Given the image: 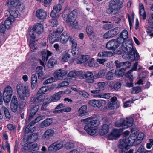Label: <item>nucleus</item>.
Here are the masks:
<instances>
[{"label": "nucleus", "instance_id": "18", "mask_svg": "<svg viewBox=\"0 0 153 153\" xmlns=\"http://www.w3.org/2000/svg\"><path fill=\"white\" fill-rule=\"evenodd\" d=\"M62 91H59L51 97L46 99L47 100H48V103H50L51 102H56L59 100L62 96Z\"/></svg>", "mask_w": 153, "mask_h": 153}, {"label": "nucleus", "instance_id": "50", "mask_svg": "<svg viewBox=\"0 0 153 153\" xmlns=\"http://www.w3.org/2000/svg\"><path fill=\"white\" fill-rule=\"evenodd\" d=\"M69 41L71 44L72 48H76L77 44L76 40L72 36H69Z\"/></svg>", "mask_w": 153, "mask_h": 153}, {"label": "nucleus", "instance_id": "21", "mask_svg": "<svg viewBox=\"0 0 153 153\" xmlns=\"http://www.w3.org/2000/svg\"><path fill=\"white\" fill-rule=\"evenodd\" d=\"M36 16L39 19L43 20L46 19L47 13L43 10L40 9L36 11Z\"/></svg>", "mask_w": 153, "mask_h": 153}, {"label": "nucleus", "instance_id": "35", "mask_svg": "<svg viewBox=\"0 0 153 153\" xmlns=\"http://www.w3.org/2000/svg\"><path fill=\"white\" fill-rule=\"evenodd\" d=\"M42 59L44 61H46L49 56H51L52 53L48 50H44L42 51Z\"/></svg>", "mask_w": 153, "mask_h": 153}, {"label": "nucleus", "instance_id": "56", "mask_svg": "<svg viewBox=\"0 0 153 153\" xmlns=\"http://www.w3.org/2000/svg\"><path fill=\"white\" fill-rule=\"evenodd\" d=\"M1 108L4 111L6 118L7 119H10L11 116L8 109L4 106H3Z\"/></svg>", "mask_w": 153, "mask_h": 153}, {"label": "nucleus", "instance_id": "36", "mask_svg": "<svg viewBox=\"0 0 153 153\" xmlns=\"http://www.w3.org/2000/svg\"><path fill=\"white\" fill-rule=\"evenodd\" d=\"M115 77L113 71L111 70L107 72L105 75V79L108 81L112 80L114 79Z\"/></svg>", "mask_w": 153, "mask_h": 153}, {"label": "nucleus", "instance_id": "8", "mask_svg": "<svg viewBox=\"0 0 153 153\" xmlns=\"http://www.w3.org/2000/svg\"><path fill=\"white\" fill-rule=\"evenodd\" d=\"M12 94V88L10 86H7L4 89L3 93V100L5 102L8 103L10 101Z\"/></svg>", "mask_w": 153, "mask_h": 153}, {"label": "nucleus", "instance_id": "10", "mask_svg": "<svg viewBox=\"0 0 153 153\" xmlns=\"http://www.w3.org/2000/svg\"><path fill=\"white\" fill-rule=\"evenodd\" d=\"M116 68H120L123 70L125 71L127 68H130L131 65V63L128 61L120 62L118 60H116L114 62Z\"/></svg>", "mask_w": 153, "mask_h": 153}, {"label": "nucleus", "instance_id": "32", "mask_svg": "<svg viewBox=\"0 0 153 153\" xmlns=\"http://www.w3.org/2000/svg\"><path fill=\"white\" fill-rule=\"evenodd\" d=\"M139 14L143 20L146 18V14L145 11L144 6L142 4H139Z\"/></svg>", "mask_w": 153, "mask_h": 153}, {"label": "nucleus", "instance_id": "22", "mask_svg": "<svg viewBox=\"0 0 153 153\" xmlns=\"http://www.w3.org/2000/svg\"><path fill=\"white\" fill-rule=\"evenodd\" d=\"M55 134L53 130L49 129L46 130L44 132L43 136V138L46 140H48L52 137Z\"/></svg>", "mask_w": 153, "mask_h": 153}, {"label": "nucleus", "instance_id": "14", "mask_svg": "<svg viewBox=\"0 0 153 153\" xmlns=\"http://www.w3.org/2000/svg\"><path fill=\"white\" fill-rule=\"evenodd\" d=\"M44 118V116H38L34 120L32 121L30 124L27 126L26 127L25 132L26 133H28L30 132L31 131V128L30 127L31 126H33L36 123L39 122L40 120H42Z\"/></svg>", "mask_w": 153, "mask_h": 153}, {"label": "nucleus", "instance_id": "55", "mask_svg": "<svg viewBox=\"0 0 153 153\" xmlns=\"http://www.w3.org/2000/svg\"><path fill=\"white\" fill-rule=\"evenodd\" d=\"M69 84V82L68 81H63L58 84L56 87L57 88H59L61 87H67Z\"/></svg>", "mask_w": 153, "mask_h": 153}, {"label": "nucleus", "instance_id": "15", "mask_svg": "<svg viewBox=\"0 0 153 153\" xmlns=\"http://www.w3.org/2000/svg\"><path fill=\"white\" fill-rule=\"evenodd\" d=\"M62 6L60 4H56L54 6L53 10L50 13V16L52 18L57 16L56 14L59 13L62 10Z\"/></svg>", "mask_w": 153, "mask_h": 153}, {"label": "nucleus", "instance_id": "13", "mask_svg": "<svg viewBox=\"0 0 153 153\" xmlns=\"http://www.w3.org/2000/svg\"><path fill=\"white\" fill-rule=\"evenodd\" d=\"M20 7H10L8 9V11L6 13V14L9 13L10 15L9 17H13L14 19L15 18L18 17L20 16V13L17 9H20Z\"/></svg>", "mask_w": 153, "mask_h": 153}, {"label": "nucleus", "instance_id": "39", "mask_svg": "<svg viewBox=\"0 0 153 153\" xmlns=\"http://www.w3.org/2000/svg\"><path fill=\"white\" fill-rule=\"evenodd\" d=\"M89 104L94 107H99L101 106V102L99 100L95 99L90 100Z\"/></svg>", "mask_w": 153, "mask_h": 153}, {"label": "nucleus", "instance_id": "48", "mask_svg": "<svg viewBox=\"0 0 153 153\" xmlns=\"http://www.w3.org/2000/svg\"><path fill=\"white\" fill-rule=\"evenodd\" d=\"M57 63L56 59L53 57H51L48 62V66L50 68L53 67Z\"/></svg>", "mask_w": 153, "mask_h": 153}, {"label": "nucleus", "instance_id": "63", "mask_svg": "<svg viewBox=\"0 0 153 153\" xmlns=\"http://www.w3.org/2000/svg\"><path fill=\"white\" fill-rule=\"evenodd\" d=\"M141 88L140 86L134 87L132 88L131 93L133 94H135L140 92Z\"/></svg>", "mask_w": 153, "mask_h": 153}, {"label": "nucleus", "instance_id": "42", "mask_svg": "<svg viewBox=\"0 0 153 153\" xmlns=\"http://www.w3.org/2000/svg\"><path fill=\"white\" fill-rule=\"evenodd\" d=\"M14 21V19L13 17H8L7 20H6L3 23L6 26L7 29H9L11 27L12 22Z\"/></svg>", "mask_w": 153, "mask_h": 153}, {"label": "nucleus", "instance_id": "40", "mask_svg": "<svg viewBox=\"0 0 153 153\" xmlns=\"http://www.w3.org/2000/svg\"><path fill=\"white\" fill-rule=\"evenodd\" d=\"M70 55L66 52L62 53L60 56V58L62 62H67L70 58Z\"/></svg>", "mask_w": 153, "mask_h": 153}, {"label": "nucleus", "instance_id": "47", "mask_svg": "<svg viewBox=\"0 0 153 153\" xmlns=\"http://www.w3.org/2000/svg\"><path fill=\"white\" fill-rule=\"evenodd\" d=\"M111 94L109 93H101L99 95H95V97L99 98H103L108 99L111 97Z\"/></svg>", "mask_w": 153, "mask_h": 153}, {"label": "nucleus", "instance_id": "5", "mask_svg": "<svg viewBox=\"0 0 153 153\" xmlns=\"http://www.w3.org/2000/svg\"><path fill=\"white\" fill-rule=\"evenodd\" d=\"M123 7V2L120 0H111L107 10V13L110 14H116L120 12Z\"/></svg>", "mask_w": 153, "mask_h": 153}, {"label": "nucleus", "instance_id": "54", "mask_svg": "<svg viewBox=\"0 0 153 153\" xmlns=\"http://www.w3.org/2000/svg\"><path fill=\"white\" fill-rule=\"evenodd\" d=\"M120 36L123 38L124 40L128 41V31L126 29L123 30L120 33Z\"/></svg>", "mask_w": 153, "mask_h": 153}, {"label": "nucleus", "instance_id": "24", "mask_svg": "<svg viewBox=\"0 0 153 153\" xmlns=\"http://www.w3.org/2000/svg\"><path fill=\"white\" fill-rule=\"evenodd\" d=\"M118 47L115 40H112L107 43L106 48L109 50H115Z\"/></svg>", "mask_w": 153, "mask_h": 153}, {"label": "nucleus", "instance_id": "43", "mask_svg": "<svg viewBox=\"0 0 153 153\" xmlns=\"http://www.w3.org/2000/svg\"><path fill=\"white\" fill-rule=\"evenodd\" d=\"M124 121L125 120L124 118H121L117 120L114 123L115 127H122V129H123V130L124 129L123 122H124Z\"/></svg>", "mask_w": 153, "mask_h": 153}, {"label": "nucleus", "instance_id": "38", "mask_svg": "<svg viewBox=\"0 0 153 153\" xmlns=\"http://www.w3.org/2000/svg\"><path fill=\"white\" fill-rule=\"evenodd\" d=\"M69 36L68 34L63 33L62 34L60 37V42L62 44L66 43L68 40Z\"/></svg>", "mask_w": 153, "mask_h": 153}, {"label": "nucleus", "instance_id": "9", "mask_svg": "<svg viewBox=\"0 0 153 153\" xmlns=\"http://www.w3.org/2000/svg\"><path fill=\"white\" fill-rule=\"evenodd\" d=\"M123 131V129H114L107 137L108 140H112L118 138Z\"/></svg>", "mask_w": 153, "mask_h": 153}, {"label": "nucleus", "instance_id": "7", "mask_svg": "<svg viewBox=\"0 0 153 153\" xmlns=\"http://www.w3.org/2000/svg\"><path fill=\"white\" fill-rule=\"evenodd\" d=\"M129 143H130L126 137H123L120 140L118 143V146L119 148L122 149V153H133V149H131L128 151L130 147Z\"/></svg>", "mask_w": 153, "mask_h": 153}, {"label": "nucleus", "instance_id": "1", "mask_svg": "<svg viewBox=\"0 0 153 153\" xmlns=\"http://www.w3.org/2000/svg\"><path fill=\"white\" fill-rule=\"evenodd\" d=\"M126 46H124L123 44L121 46L119 49L116 52L118 54H121L123 53L124 54L127 53V56L130 60L132 61L138 60L140 58V56L137 53L135 47H133V45H130L129 43L125 44Z\"/></svg>", "mask_w": 153, "mask_h": 153}, {"label": "nucleus", "instance_id": "37", "mask_svg": "<svg viewBox=\"0 0 153 153\" xmlns=\"http://www.w3.org/2000/svg\"><path fill=\"white\" fill-rule=\"evenodd\" d=\"M52 123V118L47 119L42 122L40 125L41 128H43L48 126Z\"/></svg>", "mask_w": 153, "mask_h": 153}, {"label": "nucleus", "instance_id": "52", "mask_svg": "<svg viewBox=\"0 0 153 153\" xmlns=\"http://www.w3.org/2000/svg\"><path fill=\"white\" fill-rule=\"evenodd\" d=\"M136 99H131L124 102L123 103V107L125 108L129 107L131 106V104L133 103V102L135 101Z\"/></svg>", "mask_w": 153, "mask_h": 153}, {"label": "nucleus", "instance_id": "57", "mask_svg": "<svg viewBox=\"0 0 153 153\" xmlns=\"http://www.w3.org/2000/svg\"><path fill=\"white\" fill-rule=\"evenodd\" d=\"M105 71L104 70H102L97 73V74L94 75L95 78H101L104 76L105 75Z\"/></svg>", "mask_w": 153, "mask_h": 153}, {"label": "nucleus", "instance_id": "31", "mask_svg": "<svg viewBox=\"0 0 153 153\" xmlns=\"http://www.w3.org/2000/svg\"><path fill=\"white\" fill-rule=\"evenodd\" d=\"M37 145V144L36 143H30L25 146L24 148L25 150H27L29 151H34V149L36 148Z\"/></svg>", "mask_w": 153, "mask_h": 153}, {"label": "nucleus", "instance_id": "26", "mask_svg": "<svg viewBox=\"0 0 153 153\" xmlns=\"http://www.w3.org/2000/svg\"><path fill=\"white\" fill-rule=\"evenodd\" d=\"M7 4L10 7H20L21 6V2L19 0H8Z\"/></svg>", "mask_w": 153, "mask_h": 153}, {"label": "nucleus", "instance_id": "28", "mask_svg": "<svg viewBox=\"0 0 153 153\" xmlns=\"http://www.w3.org/2000/svg\"><path fill=\"white\" fill-rule=\"evenodd\" d=\"M116 42L117 43V45H118V47L120 45H123V44L124 46H126L125 44H129L130 45H132V43L130 41H128L126 40H124V39L122 37H121L120 36L119 37L117 38L116 40H115Z\"/></svg>", "mask_w": 153, "mask_h": 153}, {"label": "nucleus", "instance_id": "2", "mask_svg": "<svg viewBox=\"0 0 153 153\" xmlns=\"http://www.w3.org/2000/svg\"><path fill=\"white\" fill-rule=\"evenodd\" d=\"M83 120L88 123L84 128V130L90 135H96L97 132V127L99 124V120L91 117L83 119Z\"/></svg>", "mask_w": 153, "mask_h": 153}, {"label": "nucleus", "instance_id": "27", "mask_svg": "<svg viewBox=\"0 0 153 153\" xmlns=\"http://www.w3.org/2000/svg\"><path fill=\"white\" fill-rule=\"evenodd\" d=\"M109 127L108 125L104 124L102 125L99 131V132L101 135H104L106 134L109 131Z\"/></svg>", "mask_w": 153, "mask_h": 153}, {"label": "nucleus", "instance_id": "19", "mask_svg": "<svg viewBox=\"0 0 153 153\" xmlns=\"http://www.w3.org/2000/svg\"><path fill=\"white\" fill-rule=\"evenodd\" d=\"M45 99V96L42 95L33 97L31 98L30 100V102L31 104L39 103L43 102Z\"/></svg>", "mask_w": 153, "mask_h": 153}, {"label": "nucleus", "instance_id": "46", "mask_svg": "<svg viewBox=\"0 0 153 153\" xmlns=\"http://www.w3.org/2000/svg\"><path fill=\"white\" fill-rule=\"evenodd\" d=\"M86 32L90 37H94L95 36L93 27H91L87 26L86 28Z\"/></svg>", "mask_w": 153, "mask_h": 153}, {"label": "nucleus", "instance_id": "12", "mask_svg": "<svg viewBox=\"0 0 153 153\" xmlns=\"http://www.w3.org/2000/svg\"><path fill=\"white\" fill-rule=\"evenodd\" d=\"M20 7H10L8 9V11L6 13V14L9 13L10 15L9 17H13L14 19L15 18L18 17L20 16V13L17 9H20Z\"/></svg>", "mask_w": 153, "mask_h": 153}, {"label": "nucleus", "instance_id": "6", "mask_svg": "<svg viewBox=\"0 0 153 153\" xmlns=\"http://www.w3.org/2000/svg\"><path fill=\"white\" fill-rule=\"evenodd\" d=\"M16 88L18 94L21 99H24L25 97L28 98L30 96V89L27 85L19 84L17 85Z\"/></svg>", "mask_w": 153, "mask_h": 153}, {"label": "nucleus", "instance_id": "53", "mask_svg": "<svg viewBox=\"0 0 153 153\" xmlns=\"http://www.w3.org/2000/svg\"><path fill=\"white\" fill-rule=\"evenodd\" d=\"M122 85V82L120 81L117 82L114 84L113 88L116 91H120L121 89Z\"/></svg>", "mask_w": 153, "mask_h": 153}, {"label": "nucleus", "instance_id": "60", "mask_svg": "<svg viewBox=\"0 0 153 153\" xmlns=\"http://www.w3.org/2000/svg\"><path fill=\"white\" fill-rule=\"evenodd\" d=\"M132 70H130L125 74V76L129 79L130 81L133 82V76L132 75Z\"/></svg>", "mask_w": 153, "mask_h": 153}, {"label": "nucleus", "instance_id": "11", "mask_svg": "<svg viewBox=\"0 0 153 153\" xmlns=\"http://www.w3.org/2000/svg\"><path fill=\"white\" fill-rule=\"evenodd\" d=\"M93 73L91 72L87 71L80 77L81 79H86V82L88 83H92L94 82L95 78L94 75L93 76Z\"/></svg>", "mask_w": 153, "mask_h": 153}, {"label": "nucleus", "instance_id": "61", "mask_svg": "<svg viewBox=\"0 0 153 153\" xmlns=\"http://www.w3.org/2000/svg\"><path fill=\"white\" fill-rule=\"evenodd\" d=\"M125 71L123 70L122 69H116L115 71V74L117 77H120L122 76Z\"/></svg>", "mask_w": 153, "mask_h": 153}, {"label": "nucleus", "instance_id": "17", "mask_svg": "<svg viewBox=\"0 0 153 153\" xmlns=\"http://www.w3.org/2000/svg\"><path fill=\"white\" fill-rule=\"evenodd\" d=\"M63 143L62 141H57L51 144L49 146V148L55 151L58 150L63 147Z\"/></svg>", "mask_w": 153, "mask_h": 153}, {"label": "nucleus", "instance_id": "23", "mask_svg": "<svg viewBox=\"0 0 153 153\" xmlns=\"http://www.w3.org/2000/svg\"><path fill=\"white\" fill-rule=\"evenodd\" d=\"M90 56L88 55L79 56L76 60V62L77 64L84 63L86 64Z\"/></svg>", "mask_w": 153, "mask_h": 153}, {"label": "nucleus", "instance_id": "30", "mask_svg": "<svg viewBox=\"0 0 153 153\" xmlns=\"http://www.w3.org/2000/svg\"><path fill=\"white\" fill-rule=\"evenodd\" d=\"M120 106V102L117 101L114 103H109L107 105V108L108 110L116 109L119 108Z\"/></svg>", "mask_w": 153, "mask_h": 153}, {"label": "nucleus", "instance_id": "64", "mask_svg": "<svg viewBox=\"0 0 153 153\" xmlns=\"http://www.w3.org/2000/svg\"><path fill=\"white\" fill-rule=\"evenodd\" d=\"M56 81V79L53 77H50L47 80H45L43 82L44 85H47L55 82Z\"/></svg>", "mask_w": 153, "mask_h": 153}, {"label": "nucleus", "instance_id": "33", "mask_svg": "<svg viewBox=\"0 0 153 153\" xmlns=\"http://www.w3.org/2000/svg\"><path fill=\"white\" fill-rule=\"evenodd\" d=\"M37 82V78L36 75L34 74L32 75L31 78V85L33 89L36 87Z\"/></svg>", "mask_w": 153, "mask_h": 153}, {"label": "nucleus", "instance_id": "49", "mask_svg": "<svg viewBox=\"0 0 153 153\" xmlns=\"http://www.w3.org/2000/svg\"><path fill=\"white\" fill-rule=\"evenodd\" d=\"M56 17L52 18L53 19L49 21L50 25L52 27H56L58 24V22Z\"/></svg>", "mask_w": 153, "mask_h": 153}, {"label": "nucleus", "instance_id": "41", "mask_svg": "<svg viewBox=\"0 0 153 153\" xmlns=\"http://www.w3.org/2000/svg\"><path fill=\"white\" fill-rule=\"evenodd\" d=\"M137 132H134L131 134L127 139L129 140L130 144H132L136 140H137Z\"/></svg>", "mask_w": 153, "mask_h": 153}, {"label": "nucleus", "instance_id": "44", "mask_svg": "<svg viewBox=\"0 0 153 153\" xmlns=\"http://www.w3.org/2000/svg\"><path fill=\"white\" fill-rule=\"evenodd\" d=\"M83 72L82 71H71L68 74V76L70 77H74L76 76H79L82 74Z\"/></svg>", "mask_w": 153, "mask_h": 153}, {"label": "nucleus", "instance_id": "45", "mask_svg": "<svg viewBox=\"0 0 153 153\" xmlns=\"http://www.w3.org/2000/svg\"><path fill=\"white\" fill-rule=\"evenodd\" d=\"M58 35L56 33H53V34L49 35V39L50 42L51 43H53L54 42H57L58 39H57Z\"/></svg>", "mask_w": 153, "mask_h": 153}, {"label": "nucleus", "instance_id": "59", "mask_svg": "<svg viewBox=\"0 0 153 153\" xmlns=\"http://www.w3.org/2000/svg\"><path fill=\"white\" fill-rule=\"evenodd\" d=\"M49 90L48 87L46 86H44L42 87L38 91L37 93L38 94H40L44 93Z\"/></svg>", "mask_w": 153, "mask_h": 153}, {"label": "nucleus", "instance_id": "16", "mask_svg": "<svg viewBox=\"0 0 153 153\" xmlns=\"http://www.w3.org/2000/svg\"><path fill=\"white\" fill-rule=\"evenodd\" d=\"M67 72L66 71L62 69L57 70L55 71L54 74V78L56 80L60 79L63 76L67 74Z\"/></svg>", "mask_w": 153, "mask_h": 153}, {"label": "nucleus", "instance_id": "20", "mask_svg": "<svg viewBox=\"0 0 153 153\" xmlns=\"http://www.w3.org/2000/svg\"><path fill=\"white\" fill-rule=\"evenodd\" d=\"M125 121L124 123V129L129 128L132 126L134 122L133 118L131 117H129L124 118Z\"/></svg>", "mask_w": 153, "mask_h": 153}, {"label": "nucleus", "instance_id": "62", "mask_svg": "<svg viewBox=\"0 0 153 153\" xmlns=\"http://www.w3.org/2000/svg\"><path fill=\"white\" fill-rule=\"evenodd\" d=\"M109 33L112 36V37L115 36L119 33L118 27L115 28L109 31Z\"/></svg>", "mask_w": 153, "mask_h": 153}, {"label": "nucleus", "instance_id": "58", "mask_svg": "<svg viewBox=\"0 0 153 153\" xmlns=\"http://www.w3.org/2000/svg\"><path fill=\"white\" fill-rule=\"evenodd\" d=\"M127 16L128 18L130 28L131 29L132 26V23L133 22L134 19V14L133 13H132L131 14V17L129 14H128Z\"/></svg>", "mask_w": 153, "mask_h": 153}, {"label": "nucleus", "instance_id": "25", "mask_svg": "<svg viewBox=\"0 0 153 153\" xmlns=\"http://www.w3.org/2000/svg\"><path fill=\"white\" fill-rule=\"evenodd\" d=\"M39 106L37 105L34 106L31 109L30 113L29 116L28 120H30L34 117H35L36 113L38 111Z\"/></svg>", "mask_w": 153, "mask_h": 153}, {"label": "nucleus", "instance_id": "34", "mask_svg": "<svg viewBox=\"0 0 153 153\" xmlns=\"http://www.w3.org/2000/svg\"><path fill=\"white\" fill-rule=\"evenodd\" d=\"M113 56V53L111 51H104L99 52L97 56L100 57H111Z\"/></svg>", "mask_w": 153, "mask_h": 153}, {"label": "nucleus", "instance_id": "51", "mask_svg": "<svg viewBox=\"0 0 153 153\" xmlns=\"http://www.w3.org/2000/svg\"><path fill=\"white\" fill-rule=\"evenodd\" d=\"M43 68L42 66H38L36 68V71L37 74L39 78L42 77L43 75Z\"/></svg>", "mask_w": 153, "mask_h": 153}, {"label": "nucleus", "instance_id": "3", "mask_svg": "<svg viewBox=\"0 0 153 153\" xmlns=\"http://www.w3.org/2000/svg\"><path fill=\"white\" fill-rule=\"evenodd\" d=\"M69 10H65L63 13V19L65 22L74 28L78 26V22L76 21V16L77 15V10L74 9L70 13Z\"/></svg>", "mask_w": 153, "mask_h": 153}, {"label": "nucleus", "instance_id": "4", "mask_svg": "<svg viewBox=\"0 0 153 153\" xmlns=\"http://www.w3.org/2000/svg\"><path fill=\"white\" fill-rule=\"evenodd\" d=\"M29 36L27 37V41L30 48V51L26 56V58L28 60L35 59V56L33 52L37 50V47L35 44L36 36L34 31L30 30L29 32Z\"/></svg>", "mask_w": 153, "mask_h": 153}, {"label": "nucleus", "instance_id": "29", "mask_svg": "<svg viewBox=\"0 0 153 153\" xmlns=\"http://www.w3.org/2000/svg\"><path fill=\"white\" fill-rule=\"evenodd\" d=\"M33 30L38 34H41L43 31V26L41 23H37L33 27Z\"/></svg>", "mask_w": 153, "mask_h": 153}]
</instances>
